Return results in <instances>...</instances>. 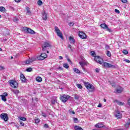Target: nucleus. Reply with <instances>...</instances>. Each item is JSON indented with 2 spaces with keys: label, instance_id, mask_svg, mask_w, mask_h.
<instances>
[{
  "label": "nucleus",
  "instance_id": "nucleus-57",
  "mask_svg": "<svg viewBox=\"0 0 130 130\" xmlns=\"http://www.w3.org/2000/svg\"><path fill=\"white\" fill-rule=\"evenodd\" d=\"M15 2H16V3H20V2H21V0H15Z\"/></svg>",
  "mask_w": 130,
  "mask_h": 130
},
{
  "label": "nucleus",
  "instance_id": "nucleus-29",
  "mask_svg": "<svg viewBox=\"0 0 130 130\" xmlns=\"http://www.w3.org/2000/svg\"><path fill=\"white\" fill-rule=\"evenodd\" d=\"M63 67L65 69H69V64H68V63H63Z\"/></svg>",
  "mask_w": 130,
  "mask_h": 130
},
{
  "label": "nucleus",
  "instance_id": "nucleus-55",
  "mask_svg": "<svg viewBox=\"0 0 130 130\" xmlns=\"http://www.w3.org/2000/svg\"><path fill=\"white\" fill-rule=\"evenodd\" d=\"M70 113H71V114H75V111H71L70 112Z\"/></svg>",
  "mask_w": 130,
  "mask_h": 130
},
{
  "label": "nucleus",
  "instance_id": "nucleus-1",
  "mask_svg": "<svg viewBox=\"0 0 130 130\" xmlns=\"http://www.w3.org/2000/svg\"><path fill=\"white\" fill-rule=\"evenodd\" d=\"M84 85L87 90H89V92H93L94 90V86L91 83L89 82H84Z\"/></svg>",
  "mask_w": 130,
  "mask_h": 130
},
{
  "label": "nucleus",
  "instance_id": "nucleus-47",
  "mask_svg": "<svg viewBox=\"0 0 130 130\" xmlns=\"http://www.w3.org/2000/svg\"><path fill=\"white\" fill-rule=\"evenodd\" d=\"M109 46L108 45H105V49H109Z\"/></svg>",
  "mask_w": 130,
  "mask_h": 130
},
{
  "label": "nucleus",
  "instance_id": "nucleus-39",
  "mask_svg": "<svg viewBox=\"0 0 130 130\" xmlns=\"http://www.w3.org/2000/svg\"><path fill=\"white\" fill-rule=\"evenodd\" d=\"M1 96H3L4 97H7V96H8V93L4 92L3 93V95H1Z\"/></svg>",
  "mask_w": 130,
  "mask_h": 130
},
{
  "label": "nucleus",
  "instance_id": "nucleus-5",
  "mask_svg": "<svg viewBox=\"0 0 130 130\" xmlns=\"http://www.w3.org/2000/svg\"><path fill=\"white\" fill-rule=\"evenodd\" d=\"M103 67H105V68H111V69H115V66L112 65L109 63L108 62H104L103 64Z\"/></svg>",
  "mask_w": 130,
  "mask_h": 130
},
{
  "label": "nucleus",
  "instance_id": "nucleus-31",
  "mask_svg": "<svg viewBox=\"0 0 130 130\" xmlns=\"http://www.w3.org/2000/svg\"><path fill=\"white\" fill-rule=\"evenodd\" d=\"M1 97H2V100L3 101H4V102H6L7 101V98H6V96H4L3 95H0Z\"/></svg>",
  "mask_w": 130,
  "mask_h": 130
},
{
  "label": "nucleus",
  "instance_id": "nucleus-37",
  "mask_svg": "<svg viewBox=\"0 0 130 130\" xmlns=\"http://www.w3.org/2000/svg\"><path fill=\"white\" fill-rule=\"evenodd\" d=\"M38 5L39 6H41V5H42V1H41V0H39L38 1Z\"/></svg>",
  "mask_w": 130,
  "mask_h": 130
},
{
  "label": "nucleus",
  "instance_id": "nucleus-30",
  "mask_svg": "<svg viewBox=\"0 0 130 130\" xmlns=\"http://www.w3.org/2000/svg\"><path fill=\"white\" fill-rule=\"evenodd\" d=\"M56 102V98L55 99H53L51 100V104L54 105Z\"/></svg>",
  "mask_w": 130,
  "mask_h": 130
},
{
  "label": "nucleus",
  "instance_id": "nucleus-45",
  "mask_svg": "<svg viewBox=\"0 0 130 130\" xmlns=\"http://www.w3.org/2000/svg\"><path fill=\"white\" fill-rule=\"evenodd\" d=\"M121 1L122 2V3H123V4H126L127 3V0H121Z\"/></svg>",
  "mask_w": 130,
  "mask_h": 130
},
{
  "label": "nucleus",
  "instance_id": "nucleus-7",
  "mask_svg": "<svg viewBox=\"0 0 130 130\" xmlns=\"http://www.w3.org/2000/svg\"><path fill=\"white\" fill-rule=\"evenodd\" d=\"M101 27L103 29H106V31H108V32H112L111 29L108 28V26L106 25L105 23H102L101 24Z\"/></svg>",
  "mask_w": 130,
  "mask_h": 130
},
{
  "label": "nucleus",
  "instance_id": "nucleus-48",
  "mask_svg": "<svg viewBox=\"0 0 130 130\" xmlns=\"http://www.w3.org/2000/svg\"><path fill=\"white\" fill-rule=\"evenodd\" d=\"M4 70H5V67L3 66H0V71H3Z\"/></svg>",
  "mask_w": 130,
  "mask_h": 130
},
{
  "label": "nucleus",
  "instance_id": "nucleus-22",
  "mask_svg": "<svg viewBox=\"0 0 130 130\" xmlns=\"http://www.w3.org/2000/svg\"><path fill=\"white\" fill-rule=\"evenodd\" d=\"M95 127H99V128L103 127V124H100L98 123L95 125Z\"/></svg>",
  "mask_w": 130,
  "mask_h": 130
},
{
  "label": "nucleus",
  "instance_id": "nucleus-10",
  "mask_svg": "<svg viewBox=\"0 0 130 130\" xmlns=\"http://www.w3.org/2000/svg\"><path fill=\"white\" fill-rule=\"evenodd\" d=\"M24 31H26L27 33H30V34H35V31L34 30L31 29V28H29L28 27L23 28Z\"/></svg>",
  "mask_w": 130,
  "mask_h": 130
},
{
  "label": "nucleus",
  "instance_id": "nucleus-28",
  "mask_svg": "<svg viewBox=\"0 0 130 130\" xmlns=\"http://www.w3.org/2000/svg\"><path fill=\"white\" fill-rule=\"evenodd\" d=\"M74 99H75V100H79V99H80V96L77 94H75Z\"/></svg>",
  "mask_w": 130,
  "mask_h": 130
},
{
  "label": "nucleus",
  "instance_id": "nucleus-27",
  "mask_svg": "<svg viewBox=\"0 0 130 130\" xmlns=\"http://www.w3.org/2000/svg\"><path fill=\"white\" fill-rule=\"evenodd\" d=\"M18 118H19L20 120H22V121H26L27 120V119H26V118L23 117H19Z\"/></svg>",
  "mask_w": 130,
  "mask_h": 130
},
{
  "label": "nucleus",
  "instance_id": "nucleus-53",
  "mask_svg": "<svg viewBox=\"0 0 130 130\" xmlns=\"http://www.w3.org/2000/svg\"><path fill=\"white\" fill-rule=\"evenodd\" d=\"M10 34V32L8 30H6V34H5V36L9 35Z\"/></svg>",
  "mask_w": 130,
  "mask_h": 130
},
{
  "label": "nucleus",
  "instance_id": "nucleus-32",
  "mask_svg": "<svg viewBox=\"0 0 130 130\" xmlns=\"http://www.w3.org/2000/svg\"><path fill=\"white\" fill-rule=\"evenodd\" d=\"M33 71V69L32 68H28L26 69V72H30Z\"/></svg>",
  "mask_w": 130,
  "mask_h": 130
},
{
  "label": "nucleus",
  "instance_id": "nucleus-18",
  "mask_svg": "<svg viewBox=\"0 0 130 130\" xmlns=\"http://www.w3.org/2000/svg\"><path fill=\"white\" fill-rule=\"evenodd\" d=\"M69 40L70 41V43H75V39L72 36H70L69 38Z\"/></svg>",
  "mask_w": 130,
  "mask_h": 130
},
{
  "label": "nucleus",
  "instance_id": "nucleus-16",
  "mask_svg": "<svg viewBox=\"0 0 130 130\" xmlns=\"http://www.w3.org/2000/svg\"><path fill=\"white\" fill-rule=\"evenodd\" d=\"M115 102H116V103H117L118 105H120V106H122V105H124V103L119 102L117 100H115Z\"/></svg>",
  "mask_w": 130,
  "mask_h": 130
},
{
  "label": "nucleus",
  "instance_id": "nucleus-41",
  "mask_svg": "<svg viewBox=\"0 0 130 130\" xmlns=\"http://www.w3.org/2000/svg\"><path fill=\"white\" fill-rule=\"evenodd\" d=\"M123 53H124V54H127L128 53V51H127V50H123L122 51Z\"/></svg>",
  "mask_w": 130,
  "mask_h": 130
},
{
  "label": "nucleus",
  "instance_id": "nucleus-51",
  "mask_svg": "<svg viewBox=\"0 0 130 130\" xmlns=\"http://www.w3.org/2000/svg\"><path fill=\"white\" fill-rule=\"evenodd\" d=\"M111 85L112 87H113L114 88L115 87V83H111Z\"/></svg>",
  "mask_w": 130,
  "mask_h": 130
},
{
  "label": "nucleus",
  "instance_id": "nucleus-25",
  "mask_svg": "<svg viewBox=\"0 0 130 130\" xmlns=\"http://www.w3.org/2000/svg\"><path fill=\"white\" fill-rule=\"evenodd\" d=\"M74 128L75 130H83V128L80 127V126H75Z\"/></svg>",
  "mask_w": 130,
  "mask_h": 130
},
{
  "label": "nucleus",
  "instance_id": "nucleus-19",
  "mask_svg": "<svg viewBox=\"0 0 130 130\" xmlns=\"http://www.w3.org/2000/svg\"><path fill=\"white\" fill-rule=\"evenodd\" d=\"M79 64H80L81 68H83L86 66V64H87V62H79Z\"/></svg>",
  "mask_w": 130,
  "mask_h": 130
},
{
  "label": "nucleus",
  "instance_id": "nucleus-21",
  "mask_svg": "<svg viewBox=\"0 0 130 130\" xmlns=\"http://www.w3.org/2000/svg\"><path fill=\"white\" fill-rule=\"evenodd\" d=\"M129 124H130V119L128 118L126 123L125 124V127H128V126L129 125Z\"/></svg>",
  "mask_w": 130,
  "mask_h": 130
},
{
  "label": "nucleus",
  "instance_id": "nucleus-56",
  "mask_svg": "<svg viewBox=\"0 0 130 130\" xmlns=\"http://www.w3.org/2000/svg\"><path fill=\"white\" fill-rule=\"evenodd\" d=\"M98 107H102V105L101 104H99Z\"/></svg>",
  "mask_w": 130,
  "mask_h": 130
},
{
  "label": "nucleus",
  "instance_id": "nucleus-38",
  "mask_svg": "<svg viewBox=\"0 0 130 130\" xmlns=\"http://www.w3.org/2000/svg\"><path fill=\"white\" fill-rule=\"evenodd\" d=\"M30 61H31V63L33 62V61H35V60H36V58L32 57L31 59H29Z\"/></svg>",
  "mask_w": 130,
  "mask_h": 130
},
{
  "label": "nucleus",
  "instance_id": "nucleus-8",
  "mask_svg": "<svg viewBox=\"0 0 130 130\" xmlns=\"http://www.w3.org/2000/svg\"><path fill=\"white\" fill-rule=\"evenodd\" d=\"M69 98H70L69 95H63L60 98V100H61L62 102L66 103L67 101H68Z\"/></svg>",
  "mask_w": 130,
  "mask_h": 130
},
{
  "label": "nucleus",
  "instance_id": "nucleus-3",
  "mask_svg": "<svg viewBox=\"0 0 130 130\" xmlns=\"http://www.w3.org/2000/svg\"><path fill=\"white\" fill-rule=\"evenodd\" d=\"M94 60L98 63H100V64L103 63V59L99 56H95L94 57Z\"/></svg>",
  "mask_w": 130,
  "mask_h": 130
},
{
  "label": "nucleus",
  "instance_id": "nucleus-17",
  "mask_svg": "<svg viewBox=\"0 0 130 130\" xmlns=\"http://www.w3.org/2000/svg\"><path fill=\"white\" fill-rule=\"evenodd\" d=\"M26 13L27 14V15H29V16H31V11H30V8H29V7H27L26 8Z\"/></svg>",
  "mask_w": 130,
  "mask_h": 130
},
{
  "label": "nucleus",
  "instance_id": "nucleus-24",
  "mask_svg": "<svg viewBox=\"0 0 130 130\" xmlns=\"http://www.w3.org/2000/svg\"><path fill=\"white\" fill-rule=\"evenodd\" d=\"M0 12L4 13V12H6V8H5L4 7H0Z\"/></svg>",
  "mask_w": 130,
  "mask_h": 130
},
{
  "label": "nucleus",
  "instance_id": "nucleus-62",
  "mask_svg": "<svg viewBox=\"0 0 130 130\" xmlns=\"http://www.w3.org/2000/svg\"><path fill=\"white\" fill-rule=\"evenodd\" d=\"M128 104L130 106V99L128 100Z\"/></svg>",
  "mask_w": 130,
  "mask_h": 130
},
{
  "label": "nucleus",
  "instance_id": "nucleus-63",
  "mask_svg": "<svg viewBox=\"0 0 130 130\" xmlns=\"http://www.w3.org/2000/svg\"><path fill=\"white\" fill-rule=\"evenodd\" d=\"M59 70H61V71H62V68H61V67H59Z\"/></svg>",
  "mask_w": 130,
  "mask_h": 130
},
{
  "label": "nucleus",
  "instance_id": "nucleus-46",
  "mask_svg": "<svg viewBox=\"0 0 130 130\" xmlns=\"http://www.w3.org/2000/svg\"><path fill=\"white\" fill-rule=\"evenodd\" d=\"M44 127H45V128H48V124H45L44 125Z\"/></svg>",
  "mask_w": 130,
  "mask_h": 130
},
{
  "label": "nucleus",
  "instance_id": "nucleus-43",
  "mask_svg": "<svg viewBox=\"0 0 130 130\" xmlns=\"http://www.w3.org/2000/svg\"><path fill=\"white\" fill-rule=\"evenodd\" d=\"M115 12L117 14H120V12L119 11V10H117V9H115Z\"/></svg>",
  "mask_w": 130,
  "mask_h": 130
},
{
  "label": "nucleus",
  "instance_id": "nucleus-9",
  "mask_svg": "<svg viewBox=\"0 0 130 130\" xmlns=\"http://www.w3.org/2000/svg\"><path fill=\"white\" fill-rule=\"evenodd\" d=\"M115 112L116 113L115 116L116 118H121L122 117V114L118 110H116Z\"/></svg>",
  "mask_w": 130,
  "mask_h": 130
},
{
  "label": "nucleus",
  "instance_id": "nucleus-34",
  "mask_svg": "<svg viewBox=\"0 0 130 130\" xmlns=\"http://www.w3.org/2000/svg\"><path fill=\"white\" fill-rule=\"evenodd\" d=\"M77 87L79 88V89H83V86H82V85L80 84H77Z\"/></svg>",
  "mask_w": 130,
  "mask_h": 130
},
{
  "label": "nucleus",
  "instance_id": "nucleus-2",
  "mask_svg": "<svg viewBox=\"0 0 130 130\" xmlns=\"http://www.w3.org/2000/svg\"><path fill=\"white\" fill-rule=\"evenodd\" d=\"M55 31L57 34V36H58V37H60L62 40H63V37L62 36V34L61 33V32H60V30H59L57 26H55Z\"/></svg>",
  "mask_w": 130,
  "mask_h": 130
},
{
  "label": "nucleus",
  "instance_id": "nucleus-49",
  "mask_svg": "<svg viewBox=\"0 0 130 130\" xmlns=\"http://www.w3.org/2000/svg\"><path fill=\"white\" fill-rule=\"evenodd\" d=\"M99 72H100V69H98V68H96L95 69V72L96 73H99Z\"/></svg>",
  "mask_w": 130,
  "mask_h": 130
},
{
  "label": "nucleus",
  "instance_id": "nucleus-36",
  "mask_svg": "<svg viewBox=\"0 0 130 130\" xmlns=\"http://www.w3.org/2000/svg\"><path fill=\"white\" fill-rule=\"evenodd\" d=\"M107 56H109V57H110V56H111V53L110 52V51H108L107 52Z\"/></svg>",
  "mask_w": 130,
  "mask_h": 130
},
{
  "label": "nucleus",
  "instance_id": "nucleus-40",
  "mask_svg": "<svg viewBox=\"0 0 130 130\" xmlns=\"http://www.w3.org/2000/svg\"><path fill=\"white\" fill-rule=\"evenodd\" d=\"M35 121L36 123H39V121H40V119H35Z\"/></svg>",
  "mask_w": 130,
  "mask_h": 130
},
{
  "label": "nucleus",
  "instance_id": "nucleus-15",
  "mask_svg": "<svg viewBox=\"0 0 130 130\" xmlns=\"http://www.w3.org/2000/svg\"><path fill=\"white\" fill-rule=\"evenodd\" d=\"M42 18L43 20L44 21H46L47 20V14L45 12H44L43 14H42Z\"/></svg>",
  "mask_w": 130,
  "mask_h": 130
},
{
  "label": "nucleus",
  "instance_id": "nucleus-60",
  "mask_svg": "<svg viewBox=\"0 0 130 130\" xmlns=\"http://www.w3.org/2000/svg\"><path fill=\"white\" fill-rule=\"evenodd\" d=\"M82 70L86 72V69H85V68L84 67H82Z\"/></svg>",
  "mask_w": 130,
  "mask_h": 130
},
{
  "label": "nucleus",
  "instance_id": "nucleus-6",
  "mask_svg": "<svg viewBox=\"0 0 130 130\" xmlns=\"http://www.w3.org/2000/svg\"><path fill=\"white\" fill-rule=\"evenodd\" d=\"M47 57V55L45 53H42L41 55L37 57V59L39 60H43L46 57Z\"/></svg>",
  "mask_w": 130,
  "mask_h": 130
},
{
  "label": "nucleus",
  "instance_id": "nucleus-61",
  "mask_svg": "<svg viewBox=\"0 0 130 130\" xmlns=\"http://www.w3.org/2000/svg\"><path fill=\"white\" fill-rule=\"evenodd\" d=\"M59 59H62V56H59Z\"/></svg>",
  "mask_w": 130,
  "mask_h": 130
},
{
  "label": "nucleus",
  "instance_id": "nucleus-33",
  "mask_svg": "<svg viewBox=\"0 0 130 130\" xmlns=\"http://www.w3.org/2000/svg\"><path fill=\"white\" fill-rule=\"evenodd\" d=\"M26 64H29V63H32L30 59L29 60H27L25 62Z\"/></svg>",
  "mask_w": 130,
  "mask_h": 130
},
{
  "label": "nucleus",
  "instance_id": "nucleus-50",
  "mask_svg": "<svg viewBox=\"0 0 130 130\" xmlns=\"http://www.w3.org/2000/svg\"><path fill=\"white\" fill-rule=\"evenodd\" d=\"M124 61H125V62H127L128 63H129L130 61L128 59H124Z\"/></svg>",
  "mask_w": 130,
  "mask_h": 130
},
{
  "label": "nucleus",
  "instance_id": "nucleus-44",
  "mask_svg": "<svg viewBox=\"0 0 130 130\" xmlns=\"http://www.w3.org/2000/svg\"><path fill=\"white\" fill-rule=\"evenodd\" d=\"M74 25H75V23L74 22H70L69 23V26H70V27H73Z\"/></svg>",
  "mask_w": 130,
  "mask_h": 130
},
{
  "label": "nucleus",
  "instance_id": "nucleus-59",
  "mask_svg": "<svg viewBox=\"0 0 130 130\" xmlns=\"http://www.w3.org/2000/svg\"><path fill=\"white\" fill-rule=\"evenodd\" d=\"M42 115L44 117H46V115H45L44 113H42Z\"/></svg>",
  "mask_w": 130,
  "mask_h": 130
},
{
  "label": "nucleus",
  "instance_id": "nucleus-12",
  "mask_svg": "<svg viewBox=\"0 0 130 130\" xmlns=\"http://www.w3.org/2000/svg\"><path fill=\"white\" fill-rule=\"evenodd\" d=\"M50 46H51L50 44L45 42L44 43V45L42 46V48L43 50H45L46 49V47H50Z\"/></svg>",
  "mask_w": 130,
  "mask_h": 130
},
{
  "label": "nucleus",
  "instance_id": "nucleus-11",
  "mask_svg": "<svg viewBox=\"0 0 130 130\" xmlns=\"http://www.w3.org/2000/svg\"><path fill=\"white\" fill-rule=\"evenodd\" d=\"M1 117L2 119H3V120H5V121H8V120L9 119V118L8 117V115H7V114H2L1 115Z\"/></svg>",
  "mask_w": 130,
  "mask_h": 130
},
{
  "label": "nucleus",
  "instance_id": "nucleus-4",
  "mask_svg": "<svg viewBox=\"0 0 130 130\" xmlns=\"http://www.w3.org/2000/svg\"><path fill=\"white\" fill-rule=\"evenodd\" d=\"M9 83L12 88H18V82H17V81L15 80H10Z\"/></svg>",
  "mask_w": 130,
  "mask_h": 130
},
{
  "label": "nucleus",
  "instance_id": "nucleus-20",
  "mask_svg": "<svg viewBox=\"0 0 130 130\" xmlns=\"http://www.w3.org/2000/svg\"><path fill=\"white\" fill-rule=\"evenodd\" d=\"M36 80L37 82H42V78H41L39 76L37 77L36 78Z\"/></svg>",
  "mask_w": 130,
  "mask_h": 130
},
{
  "label": "nucleus",
  "instance_id": "nucleus-14",
  "mask_svg": "<svg viewBox=\"0 0 130 130\" xmlns=\"http://www.w3.org/2000/svg\"><path fill=\"white\" fill-rule=\"evenodd\" d=\"M20 80L22 82V83H26V81H27V79H26V77L24 76V74H21L20 75Z\"/></svg>",
  "mask_w": 130,
  "mask_h": 130
},
{
  "label": "nucleus",
  "instance_id": "nucleus-13",
  "mask_svg": "<svg viewBox=\"0 0 130 130\" xmlns=\"http://www.w3.org/2000/svg\"><path fill=\"white\" fill-rule=\"evenodd\" d=\"M79 36L82 39H86L87 38V35L84 32H80L79 34Z\"/></svg>",
  "mask_w": 130,
  "mask_h": 130
},
{
  "label": "nucleus",
  "instance_id": "nucleus-26",
  "mask_svg": "<svg viewBox=\"0 0 130 130\" xmlns=\"http://www.w3.org/2000/svg\"><path fill=\"white\" fill-rule=\"evenodd\" d=\"M122 88H120L119 89L117 88L116 89V92L118 93H121V92H122Z\"/></svg>",
  "mask_w": 130,
  "mask_h": 130
},
{
  "label": "nucleus",
  "instance_id": "nucleus-42",
  "mask_svg": "<svg viewBox=\"0 0 130 130\" xmlns=\"http://www.w3.org/2000/svg\"><path fill=\"white\" fill-rule=\"evenodd\" d=\"M91 55H92V56H95V55H96V54H95V52L91 51Z\"/></svg>",
  "mask_w": 130,
  "mask_h": 130
},
{
  "label": "nucleus",
  "instance_id": "nucleus-58",
  "mask_svg": "<svg viewBox=\"0 0 130 130\" xmlns=\"http://www.w3.org/2000/svg\"><path fill=\"white\" fill-rule=\"evenodd\" d=\"M68 47H69V48H71V50H72V45H69Z\"/></svg>",
  "mask_w": 130,
  "mask_h": 130
},
{
  "label": "nucleus",
  "instance_id": "nucleus-23",
  "mask_svg": "<svg viewBox=\"0 0 130 130\" xmlns=\"http://www.w3.org/2000/svg\"><path fill=\"white\" fill-rule=\"evenodd\" d=\"M73 71H74V72H75V73H76L77 74H80V73H81V71H80L79 70V69H78L77 68H74Z\"/></svg>",
  "mask_w": 130,
  "mask_h": 130
},
{
  "label": "nucleus",
  "instance_id": "nucleus-54",
  "mask_svg": "<svg viewBox=\"0 0 130 130\" xmlns=\"http://www.w3.org/2000/svg\"><path fill=\"white\" fill-rule=\"evenodd\" d=\"M74 121L75 122H78V118H75L74 119Z\"/></svg>",
  "mask_w": 130,
  "mask_h": 130
},
{
  "label": "nucleus",
  "instance_id": "nucleus-35",
  "mask_svg": "<svg viewBox=\"0 0 130 130\" xmlns=\"http://www.w3.org/2000/svg\"><path fill=\"white\" fill-rule=\"evenodd\" d=\"M19 90L18 89L13 90V93H14V94H16V95H17V94H19Z\"/></svg>",
  "mask_w": 130,
  "mask_h": 130
},
{
  "label": "nucleus",
  "instance_id": "nucleus-52",
  "mask_svg": "<svg viewBox=\"0 0 130 130\" xmlns=\"http://www.w3.org/2000/svg\"><path fill=\"white\" fill-rule=\"evenodd\" d=\"M20 123L22 126H24V122H23L22 121H20Z\"/></svg>",
  "mask_w": 130,
  "mask_h": 130
},
{
  "label": "nucleus",
  "instance_id": "nucleus-64",
  "mask_svg": "<svg viewBox=\"0 0 130 130\" xmlns=\"http://www.w3.org/2000/svg\"><path fill=\"white\" fill-rule=\"evenodd\" d=\"M68 61H71V60L70 59H68Z\"/></svg>",
  "mask_w": 130,
  "mask_h": 130
}]
</instances>
